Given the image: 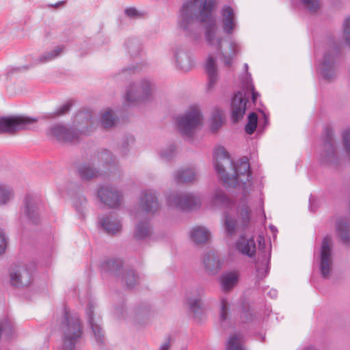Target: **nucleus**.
I'll use <instances>...</instances> for the list:
<instances>
[{
    "label": "nucleus",
    "instance_id": "nucleus-55",
    "mask_svg": "<svg viewBox=\"0 0 350 350\" xmlns=\"http://www.w3.org/2000/svg\"><path fill=\"white\" fill-rule=\"evenodd\" d=\"M244 67H245V70H247V69H248V65H247V64H244Z\"/></svg>",
    "mask_w": 350,
    "mask_h": 350
},
{
    "label": "nucleus",
    "instance_id": "nucleus-29",
    "mask_svg": "<svg viewBox=\"0 0 350 350\" xmlns=\"http://www.w3.org/2000/svg\"><path fill=\"white\" fill-rule=\"evenodd\" d=\"M239 275L237 271H230L221 274L220 276V283L222 289L224 291H230L238 283Z\"/></svg>",
    "mask_w": 350,
    "mask_h": 350
},
{
    "label": "nucleus",
    "instance_id": "nucleus-17",
    "mask_svg": "<svg viewBox=\"0 0 350 350\" xmlns=\"http://www.w3.org/2000/svg\"><path fill=\"white\" fill-rule=\"evenodd\" d=\"M221 15L224 31L228 34H232L237 26L234 10L229 5H225L221 11Z\"/></svg>",
    "mask_w": 350,
    "mask_h": 350
},
{
    "label": "nucleus",
    "instance_id": "nucleus-13",
    "mask_svg": "<svg viewBox=\"0 0 350 350\" xmlns=\"http://www.w3.org/2000/svg\"><path fill=\"white\" fill-rule=\"evenodd\" d=\"M207 206L211 210L221 208L232 210L235 202L222 189H216L211 193Z\"/></svg>",
    "mask_w": 350,
    "mask_h": 350
},
{
    "label": "nucleus",
    "instance_id": "nucleus-51",
    "mask_svg": "<svg viewBox=\"0 0 350 350\" xmlns=\"http://www.w3.org/2000/svg\"><path fill=\"white\" fill-rule=\"evenodd\" d=\"M170 347V343L165 342L163 345H161L160 350H168Z\"/></svg>",
    "mask_w": 350,
    "mask_h": 350
},
{
    "label": "nucleus",
    "instance_id": "nucleus-15",
    "mask_svg": "<svg viewBox=\"0 0 350 350\" xmlns=\"http://www.w3.org/2000/svg\"><path fill=\"white\" fill-rule=\"evenodd\" d=\"M100 201L110 208H116L120 205L121 195L113 187H101L98 191Z\"/></svg>",
    "mask_w": 350,
    "mask_h": 350
},
{
    "label": "nucleus",
    "instance_id": "nucleus-26",
    "mask_svg": "<svg viewBox=\"0 0 350 350\" xmlns=\"http://www.w3.org/2000/svg\"><path fill=\"white\" fill-rule=\"evenodd\" d=\"M205 70L208 76V88H211L218 79L217 69L215 59L212 55H209L205 64Z\"/></svg>",
    "mask_w": 350,
    "mask_h": 350
},
{
    "label": "nucleus",
    "instance_id": "nucleus-43",
    "mask_svg": "<svg viewBox=\"0 0 350 350\" xmlns=\"http://www.w3.org/2000/svg\"><path fill=\"white\" fill-rule=\"evenodd\" d=\"M304 5L311 12H317L321 6V0H301Z\"/></svg>",
    "mask_w": 350,
    "mask_h": 350
},
{
    "label": "nucleus",
    "instance_id": "nucleus-5",
    "mask_svg": "<svg viewBox=\"0 0 350 350\" xmlns=\"http://www.w3.org/2000/svg\"><path fill=\"white\" fill-rule=\"evenodd\" d=\"M154 84L149 80L143 79L129 84L124 96L128 104L146 102L152 98Z\"/></svg>",
    "mask_w": 350,
    "mask_h": 350
},
{
    "label": "nucleus",
    "instance_id": "nucleus-32",
    "mask_svg": "<svg viewBox=\"0 0 350 350\" xmlns=\"http://www.w3.org/2000/svg\"><path fill=\"white\" fill-rule=\"evenodd\" d=\"M64 51L62 46H57L52 50L42 54L38 59L39 63H46L57 58Z\"/></svg>",
    "mask_w": 350,
    "mask_h": 350
},
{
    "label": "nucleus",
    "instance_id": "nucleus-24",
    "mask_svg": "<svg viewBox=\"0 0 350 350\" xmlns=\"http://www.w3.org/2000/svg\"><path fill=\"white\" fill-rule=\"evenodd\" d=\"M24 203V213L33 223L36 222L39 215L38 200L31 196H27Z\"/></svg>",
    "mask_w": 350,
    "mask_h": 350
},
{
    "label": "nucleus",
    "instance_id": "nucleus-54",
    "mask_svg": "<svg viewBox=\"0 0 350 350\" xmlns=\"http://www.w3.org/2000/svg\"><path fill=\"white\" fill-rule=\"evenodd\" d=\"M270 228H271V230L272 231H274V230H275V228L274 226H270Z\"/></svg>",
    "mask_w": 350,
    "mask_h": 350
},
{
    "label": "nucleus",
    "instance_id": "nucleus-16",
    "mask_svg": "<svg viewBox=\"0 0 350 350\" xmlns=\"http://www.w3.org/2000/svg\"><path fill=\"white\" fill-rule=\"evenodd\" d=\"M332 135V131L331 129H327L323 145L324 149L320 157L322 163H333L336 159Z\"/></svg>",
    "mask_w": 350,
    "mask_h": 350
},
{
    "label": "nucleus",
    "instance_id": "nucleus-18",
    "mask_svg": "<svg viewBox=\"0 0 350 350\" xmlns=\"http://www.w3.org/2000/svg\"><path fill=\"white\" fill-rule=\"evenodd\" d=\"M174 59L176 66L185 71L190 70L193 66L191 57L182 46L175 48L174 51Z\"/></svg>",
    "mask_w": 350,
    "mask_h": 350
},
{
    "label": "nucleus",
    "instance_id": "nucleus-27",
    "mask_svg": "<svg viewBox=\"0 0 350 350\" xmlns=\"http://www.w3.org/2000/svg\"><path fill=\"white\" fill-rule=\"evenodd\" d=\"M196 178L197 172L194 167L179 169L174 175V178L178 183H191L194 181Z\"/></svg>",
    "mask_w": 350,
    "mask_h": 350
},
{
    "label": "nucleus",
    "instance_id": "nucleus-12",
    "mask_svg": "<svg viewBox=\"0 0 350 350\" xmlns=\"http://www.w3.org/2000/svg\"><path fill=\"white\" fill-rule=\"evenodd\" d=\"M38 121L36 118L25 116H10L0 118V133L12 135L16 132L29 129Z\"/></svg>",
    "mask_w": 350,
    "mask_h": 350
},
{
    "label": "nucleus",
    "instance_id": "nucleus-49",
    "mask_svg": "<svg viewBox=\"0 0 350 350\" xmlns=\"http://www.w3.org/2000/svg\"><path fill=\"white\" fill-rule=\"evenodd\" d=\"M70 109V105L68 104L63 105L59 110L57 111L58 115H62L66 112H67Z\"/></svg>",
    "mask_w": 350,
    "mask_h": 350
},
{
    "label": "nucleus",
    "instance_id": "nucleus-34",
    "mask_svg": "<svg viewBox=\"0 0 350 350\" xmlns=\"http://www.w3.org/2000/svg\"><path fill=\"white\" fill-rule=\"evenodd\" d=\"M226 350H245L242 336L237 334L230 336L226 344Z\"/></svg>",
    "mask_w": 350,
    "mask_h": 350
},
{
    "label": "nucleus",
    "instance_id": "nucleus-22",
    "mask_svg": "<svg viewBox=\"0 0 350 350\" xmlns=\"http://www.w3.org/2000/svg\"><path fill=\"white\" fill-rule=\"evenodd\" d=\"M189 237L195 244H203L210 239L211 232L206 227L196 226L191 229Z\"/></svg>",
    "mask_w": 350,
    "mask_h": 350
},
{
    "label": "nucleus",
    "instance_id": "nucleus-56",
    "mask_svg": "<svg viewBox=\"0 0 350 350\" xmlns=\"http://www.w3.org/2000/svg\"><path fill=\"white\" fill-rule=\"evenodd\" d=\"M126 148H125L124 149V150L122 151V154H123V155L126 154Z\"/></svg>",
    "mask_w": 350,
    "mask_h": 350
},
{
    "label": "nucleus",
    "instance_id": "nucleus-30",
    "mask_svg": "<svg viewBox=\"0 0 350 350\" xmlns=\"http://www.w3.org/2000/svg\"><path fill=\"white\" fill-rule=\"evenodd\" d=\"M269 253L268 254H265L261 256H258V260L256 262V271L258 280H262L267 275L269 271Z\"/></svg>",
    "mask_w": 350,
    "mask_h": 350
},
{
    "label": "nucleus",
    "instance_id": "nucleus-9",
    "mask_svg": "<svg viewBox=\"0 0 350 350\" xmlns=\"http://www.w3.org/2000/svg\"><path fill=\"white\" fill-rule=\"evenodd\" d=\"M160 204L155 191L146 189L140 195L137 208L133 211L137 219H147L148 215L154 214L159 208Z\"/></svg>",
    "mask_w": 350,
    "mask_h": 350
},
{
    "label": "nucleus",
    "instance_id": "nucleus-53",
    "mask_svg": "<svg viewBox=\"0 0 350 350\" xmlns=\"http://www.w3.org/2000/svg\"><path fill=\"white\" fill-rule=\"evenodd\" d=\"M131 70H133V68H125L122 70L123 73H126L127 72H131Z\"/></svg>",
    "mask_w": 350,
    "mask_h": 350
},
{
    "label": "nucleus",
    "instance_id": "nucleus-57",
    "mask_svg": "<svg viewBox=\"0 0 350 350\" xmlns=\"http://www.w3.org/2000/svg\"><path fill=\"white\" fill-rule=\"evenodd\" d=\"M261 239H262V238L259 237L258 243H259L260 244V242H261Z\"/></svg>",
    "mask_w": 350,
    "mask_h": 350
},
{
    "label": "nucleus",
    "instance_id": "nucleus-10",
    "mask_svg": "<svg viewBox=\"0 0 350 350\" xmlns=\"http://www.w3.org/2000/svg\"><path fill=\"white\" fill-rule=\"evenodd\" d=\"M339 47L335 43L327 49L318 70L325 80L332 81L336 77V64Z\"/></svg>",
    "mask_w": 350,
    "mask_h": 350
},
{
    "label": "nucleus",
    "instance_id": "nucleus-48",
    "mask_svg": "<svg viewBox=\"0 0 350 350\" xmlns=\"http://www.w3.org/2000/svg\"><path fill=\"white\" fill-rule=\"evenodd\" d=\"M125 13L131 17H135L138 16V12L135 8H127L125 10Z\"/></svg>",
    "mask_w": 350,
    "mask_h": 350
},
{
    "label": "nucleus",
    "instance_id": "nucleus-31",
    "mask_svg": "<svg viewBox=\"0 0 350 350\" xmlns=\"http://www.w3.org/2000/svg\"><path fill=\"white\" fill-rule=\"evenodd\" d=\"M144 219V221H139L135 226V237L138 240L146 239L151 234L149 224L146 219Z\"/></svg>",
    "mask_w": 350,
    "mask_h": 350
},
{
    "label": "nucleus",
    "instance_id": "nucleus-35",
    "mask_svg": "<svg viewBox=\"0 0 350 350\" xmlns=\"http://www.w3.org/2000/svg\"><path fill=\"white\" fill-rule=\"evenodd\" d=\"M14 198V192L11 187L0 184V206L10 202Z\"/></svg>",
    "mask_w": 350,
    "mask_h": 350
},
{
    "label": "nucleus",
    "instance_id": "nucleus-21",
    "mask_svg": "<svg viewBox=\"0 0 350 350\" xmlns=\"http://www.w3.org/2000/svg\"><path fill=\"white\" fill-rule=\"evenodd\" d=\"M99 223L105 231L109 234H115L122 229L120 220L113 215L100 218Z\"/></svg>",
    "mask_w": 350,
    "mask_h": 350
},
{
    "label": "nucleus",
    "instance_id": "nucleus-46",
    "mask_svg": "<svg viewBox=\"0 0 350 350\" xmlns=\"http://www.w3.org/2000/svg\"><path fill=\"white\" fill-rule=\"evenodd\" d=\"M99 159H100L103 162L106 163L107 165H111L113 162V157L111 153L108 150H105L100 152L98 155Z\"/></svg>",
    "mask_w": 350,
    "mask_h": 350
},
{
    "label": "nucleus",
    "instance_id": "nucleus-44",
    "mask_svg": "<svg viewBox=\"0 0 350 350\" xmlns=\"http://www.w3.org/2000/svg\"><path fill=\"white\" fill-rule=\"evenodd\" d=\"M342 142L344 148L350 157V127L347 128L342 132Z\"/></svg>",
    "mask_w": 350,
    "mask_h": 350
},
{
    "label": "nucleus",
    "instance_id": "nucleus-20",
    "mask_svg": "<svg viewBox=\"0 0 350 350\" xmlns=\"http://www.w3.org/2000/svg\"><path fill=\"white\" fill-rule=\"evenodd\" d=\"M86 314L88 317V321L94 334L95 340L98 343H103L104 339L103 331L98 323L99 320L96 319L93 316L92 306L90 305L88 306L86 309Z\"/></svg>",
    "mask_w": 350,
    "mask_h": 350
},
{
    "label": "nucleus",
    "instance_id": "nucleus-4",
    "mask_svg": "<svg viewBox=\"0 0 350 350\" xmlns=\"http://www.w3.org/2000/svg\"><path fill=\"white\" fill-rule=\"evenodd\" d=\"M202 122V113L196 106L190 107L184 113L176 118L178 131L187 138L192 137Z\"/></svg>",
    "mask_w": 350,
    "mask_h": 350
},
{
    "label": "nucleus",
    "instance_id": "nucleus-8",
    "mask_svg": "<svg viewBox=\"0 0 350 350\" xmlns=\"http://www.w3.org/2000/svg\"><path fill=\"white\" fill-rule=\"evenodd\" d=\"M62 329L64 334V350H75L73 341L81 336L82 330L77 315H72L65 311Z\"/></svg>",
    "mask_w": 350,
    "mask_h": 350
},
{
    "label": "nucleus",
    "instance_id": "nucleus-11",
    "mask_svg": "<svg viewBox=\"0 0 350 350\" xmlns=\"http://www.w3.org/2000/svg\"><path fill=\"white\" fill-rule=\"evenodd\" d=\"M332 246V237L329 235L325 236L321 242L319 260L320 273L324 278H329L333 271Z\"/></svg>",
    "mask_w": 350,
    "mask_h": 350
},
{
    "label": "nucleus",
    "instance_id": "nucleus-39",
    "mask_svg": "<svg viewBox=\"0 0 350 350\" xmlns=\"http://www.w3.org/2000/svg\"><path fill=\"white\" fill-rule=\"evenodd\" d=\"M258 122V116L255 113H251L248 116V122L245 127V132L252 135L254 133Z\"/></svg>",
    "mask_w": 350,
    "mask_h": 350
},
{
    "label": "nucleus",
    "instance_id": "nucleus-37",
    "mask_svg": "<svg viewBox=\"0 0 350 350\" xmlns=\"http://www.w3.org/2000/svg\"><path fill=\"white\" fill-rule=\"evenodd\" d=\"M116 118L111 110L105 111L100 117L101 125L105 129H109L114 126Z\"/></svg>",
    "mask_w": 350,
    "mask_h": 350
},
{
    "label": "nucleus",
    "instance_id": "nucleus-6",
    "mask_svg": "<svg viewBox=\"0 0 350 350\" xmlns=\"http://www.w3.org/2000/svg\"><path fill=\"white\" fill-rule=\"evenodd\" d=\"M244 93L238 92L236 93L232 100L231 104V118L234 123L241 120L245 115L246 105L248 101L247 93H252V97L254 102L256 101L258 93L255 92L254 87L250 80H247L243 83Z\"/></svg>",
    "mask_w": 350,
    "mask_h": 350
},
{
    "label": "nucleus",
    "instance_id": "nucleus-47",
    "mask_svg": "<svg viewBox=\"0 0 350 350\" xmlns=\"http://www.w3.org/2000/svg\"><path fill=\"white\" fill-rule=\"evenodd\" d=\"M6 236L3 230H0V254L3 252L6 248Z\"/></svg>",
    "mask_w": 350,
    "mask_h": 350
},
{
    "label": "nucleus",
    "instance_id": "nucleus-28",
    "mask_svg": "<svg viewBox=\"0 0 350 350\" xmlns=\"http://www.w3.org/2000/svg\"><path fill=\"white\" fill-rule=\"evenodd\" d=\"M206 270L211 274H216L221 269L219 257L214 252H208L204 257Z\"/></svg>",
    "mask_w": 350,
    "mask_h": 350
},
{
    "label": "nucleus",
    "instance_id": "nucleus-36",
    "mask_svg": "<svg viewBox=\"0 0 350 350\" xmlns=\"http://www.w3.org/2000/svg\"><path fill=\"white\" fill-rule=\"evenodd\" d=\"M223 113L221 110L215 109L213 111L211 118V129L213 132H215L219 129V128L223 124Z\"/></svg>",
    "mask_w": 350,
    "mask_h": 350
},
{
    "label": "nucleus",
    "instance_id": "nucleus-40",
    "mask_svg": "<svg viewBox=\"0 0 350 350\" xmlns=\"http://www.w3.org/2000/svg\"><path fill=\"white\" fill-rule=\"evenodd\" d=\"M230 304L228 300L222 298L220 302V315L219 321L221 323L225 322L228 319Z\"/></svg>",
    "mask_w": 350,
    "mask_h": 350
},
{
    "label": "nucleus",
    "instance_id": "nucleus-2",
    "mask_svg": "<svg viewBox=\"0 0 350 350\" xmlns=\"http://www.w3.org/2000/svg\"><path fill=\"white\" fill-rule=\"evenodd\" d=\"M217 0H185L178 16V25L186 35H191L196 29L197 21H208L205 32V40L207 44L217 53L220 55L221 59L225 66L232 65V59L239 50L237 43L230 41L229 52L221 48L222 38L217 35L218 27L215 20L211 19L212 12L217 4Z\"/></svg>",
    "mask_w": 350,
    "mask_h": 350
},
{
    "label": "nucleus",
    "instance_id": "nucleus-14",
    "mask_svg": "<svg viewBox=\"0 0 350 350\" xmlns=\"http://www.w3.org/2000/svg\"><path fill=\"white\" fill-rule=\"evenodd\" d=\"M31 281V273L24 265L15 266L10 272V282L16 287L28 286Z\"/></svg>",
    "mask_w": 350,
    "mask_h": 350
},
{
    "label": "nucleus",
    "instance_id": "nucleus-58",
    "mask_svg": "<svg viewBox=\"0 0 350 350\" xmlns=\"http://www.w3.org/2000/svg\"><path fill=\"white\" fill-rule=\"evenodd\" d=\"M273 293H274V295H276V291H273Z\"/></svg>",
    "mask_w": 350,
    "mask_h": 350
},
{
    "label": "nucleus",
    "instance_id": "nucleus-19",
    "mask_svg": "<svg viewBox=\"0 0 350 350\" xmlns=\"http://www.w3.org/2000/svg\"><path fill=\"white\" fill-rule=\"evenodd\" d=\"M204 295L202 288H197L187 294V301L189 309L194 313L198 314L202 311L201 297Z\"/></svg>",
    "mask_w": 350,
    "mask_h": 350
},
{
    "label": "nucleus",
    "instance_id": "nucleus-45",
    "mask_svg": "<svg viewBox=\"0 0 350 350\" xmlns=\"http://www.w3.org/2000/svg\"><path fill=\"white\" fill-rule=\"evenodd\" d=\"M176 152V148L174 145H170L166 149L161 152V157L166 160H168L174 157Z\"/></svg>",
    "mask_w": 350,
    "mask_h": 350
},
{
    "label": "nucleus",
    "instance_id": "nucleus-3",
    "mask_svg": "<svg viewBox=\"0 0 350 350\" xmlns=\"http://www.w3.org/2000/svg\"><path fill=\"white\" fill-rule=\"evenodd\" d=\"M75 128L68 129L61 124H54L50 128L49 135L62 142H72L81 135H87L92 131V116L89 111L78 113L74 120Z\"/></svg>",
    "mask_w": 350,
    "mask_h": 350
},
{
    "label": "nucleus",
    "instance_id": "nucleus-23",
    "mask_svg": "<svg viewBox=\"0 0 350 350\" xmlns=\"http://www.w3.org/2000/svg\"><path fill=\"white\" fill-rule=\"evenodd\" d=\"M336 230L343 243H350V222L346 217H338L336 222Z\"/></svg>",
    "mask_w": 350,
    "mask_h": 350
},
{
    "label": "nucleus",
    "instance_id": "nucleus-33",
    "mask_svg": "<svg viewBox=\"0 0 350 350\" xmlns=\"http://www.w3.org/2000/svg\"><path fill=\"white\" fill-rule=\"evenodd\" d=\"M79 174L83 180H90L98 176V171L90 164H83L78 168Z\"/></svg>",
    "mask_w": 350,
    "mask_h": 350
},
{
    "label": "nucleus",
    "instance_id": "nucleus-52",
    "mask_svg": "<svg viewBox=\"0 0 350 350\" xmlns=\"http://www.w3.org/2000/svg\"><path fill=\"white\" fill-rule=\"evenodd\" d=\"M243 314H244V315L246 317V318H247V320H246L245 321L250 320V318H249V317H248V316H249V315H251V314H250L249 311H247V312L245 311V312H243Z\"/></svg>",
    "mask_w": 350,
    "mask_h": 350
},
{
    "label": "nucleus",
    "instance_id": "nucleus-7",
    "mask_svg": "<svg viewBox=\"0 0 350 350\" xmlns=\"http://www.w3.org/2000/svg\"><path fill=\"white\" fill-rule=\"evenodd\" d=\"M167 204L182 211H191L200 207V198L189 192L172 191L166 196Z\"/></svg>",
    "mask_w": 350,
    "mask_h": 350
},
{
    "label": "nucleus",
    "instance_id": "nucleus-42",
    "mask_svg": "<svg viewBox=\"0 0 350 350\" xmlns=\"http://www.w3.org/2000/svg\"><path fill=\"white\" fill-rule=\"evenodd\" d=\"M343 33L342 36L346 44L350 46V16L347 17L343 22Z\"/></svg>",
    "mask_w": 350,
    "mask_h": 350
},
{
    "label": "nucleus",
    "instance_id": "nucleus-41",
    "mask_svg": "<svg viewBox=\"0 0 350 350\" xmlns=\"http://www.w3.org/2000/svg\"><path fill=\"white\" fill-rule=\"evenodd\" d=\"M124 281L129 288H133L138 282V276L133 270L127 271L124 275Z\"/></svg>",
    "mask_w": 350,
    "mask_h": 350
},
{
    "label": "nucleus",
    "instance_id": "nucleus-50",
    "mask_svg": "<svg viewBox=\"0 0 350 350\" xmlns=\"http://www.w3.org/2000/svg\"><path fill=\"white\" fill-rule=\"evenodd\" d=\"M79 200H80L79 204H78V202L77 201L75 202V205L76 206V208L79 211L81 210V205L83 204V203L85 202V199L84 198L81 197V198H80Z\"/></svg>",
    "mask_w": 350,
    "mask_h": 350
},
{
    "label": "nucleus",
    "instance_id": "nucleus-38",
    "mask_svg": "<svg viewBox=\"0 0 350 350\" xmlns=\"http://www.w3.org/2000/svg\"><path fill=\"white\" fill-rule=\"evenodd\" d=\"M122 267V264L120 261L115 260H110L105 261L102 265V269L105 271H109L116 273V271L120 270Z\"/></svg>",
    "mask_w": 350,
    "mask_h": 350
},
{
    "label": "nucleus",
    "instance_id": "nucleus-25",
    "mask_svg": "<svg viewBox=\"0 0 350 350\" xmlns=\"http://www.w3.org/2000/svg\"><path fill=\"white\" fill-rule=\"evenodd\" d=\"M238 251L245 256L252 257L256 253V243L254 239L241 237L236 244Z\"/></svg>",
    "mask_w": 350,
    "mask_h": 350
},
{
    "label": "nucleus",
    "instance_id": "nucleus-1",
    "mask_svg": "<svg viewBox=\"0 0 350 350\" xmlns=\"http://www.w3.org/2000/svg\"><path fill=\"white\" fill-rule=\"evenodd\" d=\"M214 165L224 185L230 187H240L244 191V196L234 206L237 208V219H234L229 213H224L225 230L228 234H232L236 229L247 227L250 221V210L245 196L252 185L250 163L244 160L234 164L226 149L219 146L214 152Z\"/></svg>",
    "mask_w": 350,
    "mask_h": 350
}]
</instances>
